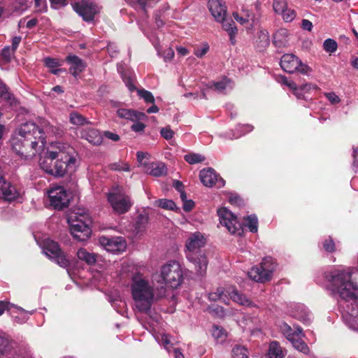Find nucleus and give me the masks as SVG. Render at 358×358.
I'll return each mask as SVG.
<instances>
[{"label": "nucleus", "instance_id": "19", "mask_svg": "<svg viewBox=\"0 0 358 358\" xmlns=\"http://www.w3.org/2000/svg\"><path fill=\"white\" fill-rule=\"evenodd\" d=\"M208 9L217 22H222L227 16V6L222 0H209Z\"/></svg>", "mask_w": 358, "mask_h": 358}, {"label": "nucleus", "instance_id": "38", "mask_svg": "<svg viewBox=\"0 0 358 358\" xmlns=\"http://www.w3.org/2000/svg\"><path fill=\"white\" fill-rule=\"evenodd\" d=\"M12 342L4 335H0V355H6L12 349Z\"/></svg>", "mask_w": 358, "mask_h": 358}, {"label": "nucleus", "instance_id": "53", "mask_svg": "<svg viewBox=\"0 0 358 358\" xmlns=\"http://www.w3.org/2000/svg\"><path fill=\"white\" fill-rule=\"evenodd\" d=\"M311 88H316V86L315 85H313L310 83H306L305 85H302L301 86H300V87H298V90L296 91H294V94H295V96L298 98V99H301L302 98V93H301V91H306V92H308L309 91Z\"/></svg>", "mask_w": 358, "mask_h": 358}, {"label": "nucleus", "instance_id": "32", "mask_svg": "<svg viewBox=\"0 0 358 358\" xmlns=\"http://www.w3.org/2000/svg\"><path fill=\"white\" fill-rule=\"evenodd\" d=\"M220 22L222 24L223 29L226 31H227V33L229 36V39H230L231 44H233V45L235 44V43H236L235 36L237 34L238 29H237L236 27L234 25L235 24L234 22L232 20H226V17H225L222 22Z\"/></svg>", "mask_w": 358, "mask_h": 358}, {"label": "nucleus", "instance_id": "56", "mask_svg": "<svg viewBox=\"0 0 358 358\" xmlns=\"http://www.w3.org/2000/svg\"><path fill=\"white\" fill-rule=\"evenodd\" d=\"M160 134L166 140H170L173 137L174 132L169 127H166L161 129Z\"/></svg>", "mask_w": 358, "mask_h": 358}, {"label": "nucleus", "instance_id": "44", "mask_svg": "<svg viewBox=\"0 0 358 358\" xmlns=\"http://www.w3.org/2000/svg\"><path fill=\"white\" fill-rule=\"evenodd\" d=\"M184 159L189 164H194L203 162L205 157L198 153H189L185 155Z\"/></svg>", "mask_w": 358, "mask_h": 358}, {"label": "nucleus", "instance_id": "16", "mask_svg": "<svg viewBox=\"0 0 358 358\" xmlns=\"http://www.w3.org/2000/svg\"><path fill=\"white\" fill-rule=\"evenodd\" d=\"M199 178L203 185L211 187L215 185L220 188L224 186L225 181L222 178H218L213 168L203 169L199 173Z\"/></svg>", "mask_w": 358, "mask_h": 358}, {"label": "nucleus", "instance_id": "42", "mask_svg": "<svg viewBox=\"0 0 358 358\" xmlns=\"http://www.w3.org/2000/svg\"><path fill=\"white\" fill-rule=\"evenodd\" d=\"M70 122L75 125L81 126L87 123V119L76 112H73L69 115Z\"/></svg>", "mask_w": 358, "mask_h": 358}, {"label": "nucleus", "instance_id": "50", "mask_svg": "<svg viewBox=\"0 0 358 358\" xmlns=\"http://www.w3.org/2000/svg\"><path fill=\"white\" fill-rule=\"evenodd\" d=\"M280 15H282L283 20L286 22H290L296 17L295 10L287 8Z\"/></svg>", "mask_w": 358, "mask_h": 358}, {"label": "nucleus", "instance_id": "46", "mask_svg": "<svg viewBox=\"0 0 358 358\" xmlns=\"http://www.w3.org/2000/svg\"><path fill=\"white\" fill-rule=\"evenodd\" d=\"M148 154L143 152H137L136 158L138 163L139 166H142L144 168V170L147 168L148 165L150 164L148 160Z\"/></svg>", "mask_w": 358, "mask_h": 358}, {"label": "nucleus", "instance_id": "51", "mask_svg": "<svg viewBox=\"0 0 358 358\" xmlns=\"http://www.w3.org/2000/svg\"><path fill=\"white\" fill-rule=\"evenodd\" d=\"M322 246L324 250L327 252H333L336 249L334 241L330 236L322 242Z\"/></svg>", "mask_w": 358, "mask_h": 358}, {"label": "nucleus", "instance_id": "33", "mask_svg": "<svg viewBox=\"0 0 358 358\" xmlns=\"http://www.w3.org/2000/svg\"><path fill=\"white\" fill-rule=\"evenodd\" d=\"M78 258L89 265H93L96 262V255L87 252L85 248H80L77 252Z\"/></svg>", "mask_w": 358, "mask_h": 358}, {"label": "nucleus", "instance_id": "3", "mask_svg": "<svg viewBox=\"0 0 358 358\" xmlns=\"http://www.w3.org/2000/svg\"><path fill=\"white\" fill-rule=\"evenodd\" d=\"M76 159L69 152L48 151L39 162L40 166L45 173L55 177H62L67 171L74 169Z\"/></svg>", "mask_w": 358, "mask_h": 358}, {"label": "nucleus", "instance_id": "1", "mask_svg": "<svg viewBox=\"0 0 358 358\" xmlns=\"http://www.w3.org/2000/svg\"><path fill=\"white\" fill-rule=\"evenodd\" d=\"M328 282L327 289L338 299V307L345 323L358 331V286L352 281V271L348 269H333L325 271Z\"/></svg>", "mask_w": 358, "mask_h": 358}, {"label": "nucleus", "instance_id": "14", "mask_svg": "<svg viewBox=\"0 0 358 358\" xmlns=\"http://www.w3.org/2000/svg\"><path fill=\"white\" fill-rule=\"evenodd\" d=\"M50 205L57 210H62L66 207L70 198L64 187L58 186L52 188L48 192Z\"/></svg>", "mask_w": 358, "mask_h": 358}, {"label": "nucleus", "instance_id": "12", "mask_svg": "<svg viewBox=\"0 0 358 358\" xmlns=\"http://www.w3.org/2000/svg\"><path fill=\"white\" fill-rule=\"evenodd\" d=\"M108 201L114 212L120 215L128 212L133 204L131 198L119 190L108 193Z\"/></svg>", "mask_w": 358, "mask_h": 358}, {"label": "nucleus", "instance_id": "8", "mask_svg": "<svg viewBox=\"0 0 358 358\" xmlns=\"http://www.w3.org/2000/svg\"><path fill=\"white\" fill-rule=\"evenodd\" d=\"M277 266L276 262L271 257L264 258L258 266H253L248 273L250 279L257 282L264 283L269 281L273 276Z\"/></svg>", "mask_w": 358, "mask_h": 358}, {"label": "nucleus", "instance_id": "23", "mask_svg": "<svg viewBox=\"0 0 358 358\" xmlns=\"http://www.w3.org/2000/svg\"><path fill=\"white\" fill-rule=\"evenodd\" d=\"M66 61L71 64L70 73L76 78L85 68V64L78 56L70 55L66 57Z\"/></svg>", "mask_w": 358, "mask_h": 358}, {"label": "nucleus", "instance_id": "60", "mask_svg": "<svg viewBox=\"0 0 358 358\" xmlns=\"http://www.w3.org/2000/svg\"><path fill=\"white\" fill-rule=\"evenodd\" d=\"M181 200L183 202V205H182L183 210L186 212H189V211L192 210V209L194 206V202L191 199L187 200V194H185V199H181Z\"/></svg>", "mask_w": 358, "mask_h": 358}, {"label": "nucleus", "instance_id": "47", "mask_svg": "<svg viewBox=\"0 0 358 358\" xmlns=\"http://www.w3.org/2000/svg\"><path fill=\"white\" fill-rule=\"evenodd\" d=\"M273 8L275 13L281 14L287 8L286 0H273Z\"/></svg>", "mask_w": 358, "mask_h": 358}, {"label": "nucleus", "instance_id": "49", "mask_svg": "<svg viewBox=\"0 0 358 358\" xmlns=\"http://www.w3.org/2000/svg\"><path fill=\"white\" fill-rule=\"evenodd\" d=\"M110 169L113 171H129L130 166L128 163L124 162H118L110 165Z\"/></svg>", "mask_w": 358, "mask_h": 358}, {"label": "nucleus", "instance_id": "27", "mask_svg": "<svg viewBox=\"0 0 358 358\" xmlns=\"http://www.w3.org/2000/svg\"><path fill=\"white\" fill-rule=\"evenodd\" d=\"M289 41V31L286 29H280L273 34V43L278 48L287 46Z\"/></svg>", "mask_w": 358, "mask_h": 358}, {"label": "nucleus", "instance_id": "18", "mask_svg": "<svg viewBox=\"0 0 358 358\" xmlns=\"http://www.w3.org/2000/svg\"><path fill=\"white\" fill-rule=\"evenodd\" d=\"M20 192L17 188L7 182L2 176H0V198L6 201H13L18 199Z\"/></svg>", "mask_w": 358, "mask_h": 358}, {"label": "nucleus", "instance_id": "2", "mask_svg": "<svg viewBox=\"0 0 358 358\" xmlns=\"http://www.w3.org/2000/svg\"><path fill=\"white\" fill-rule=\"evenodd\" d=\"M46 143L44 129L33 122L20 125L11 138L13 150L21 158L27 159L43 149Z\"/></svg>", "mask_w": 358, "mask_h": 358}, {"label": "nucleus", "instance_id": "43", "mask_svg": "<svg viewBox=\"0 0 358 358\" xmlns=\"http://www.w3.org/2000/svg\"><path fill=\"white\" fill-rule=\"evenodd\" d=\"M157 206L166 209V210H174L175 209H177L176 205L175 202L173 200L171 199H162L156 201Z\"/></svg>", "mask_w": 358, "mask_h": 358}, {"label": "nucleus", "instance_id": "17", "mask_svg": "<svg viewBox=\"0 0 358 358\" xmlns=\"http://www.w3.org/2000/svg\"><path fill=\"white\" fill-rule=\"evenodd\" d=\"M101 245L106 250L112 253L122 252L126 248V242L122 237L106 238L102 237L100 240Z\"/></svg>", "mask_w": 358, "mask_h": 358}, {"label": "nucleus", "instance_id": "41", "mask_svg": "<svg viewBox=\"0 0 358 358\" xmlns=\"http://www.w3.org/2000/svg\"><path fill=\"white\" fill-rule=\"evenodd\" d=\"M212 336L218 342L224 341L227 334L225 330L217 325H213L212 329Z\"/></svg>", "mask_w": 358, "mask_h": 358}, {"label": "nucleus", "instance_id": "63", "mask_svg": "<svg viewBox=\"0 0 358 358\" xmlns=\"http://www.w3.org/2000/svg\"><path fill=\"white\" fill-rule=\"evenodd\" d=\"M326 98L332 104L338 103L341 101L340 98L334 92H328L324 94Z\"/></svg>", "mask_w": 358, "mask_h": 358}, {"label": "nucleus", "instance_id": "20", "mask_svg": "<svg viewBox=\"0 0 358 358\" xmlns=\"http://www.w3.org/2000/svg\"><path fill=\"white\" fill-rule=\"evenodd\" d=\"M280 332L284 336L292 343L299 336H304L303 329L299 325H294L293 328L287 323L282 322L279 325Z\"/></svg>", "mask_w": 358, "mask_h": 358}, {"label": "nucleus", "instance_id": "40", "mask_svg": "<svg viewBox=\"0 0 358 358\" xmlns=\"http://www.w3.org/2000/svg\"><path fill=\"white\" fill-rule=\"evenodd\" d=\"M245 225L249 229L250 231H251L252 233H256L258 230L257 217L254 214L248 215L245 218Z\"/></svg>", "mask_w": 358, "mask_h": 358}, {"label": "nucleus", "instance_id": "54", "mask_svg": "<svg viewBox=\"0 0 358 358\" xmlns=\"http://www.w3.org/2000/svg\"><path fill=\"white\" fill-rule=\"evenodd\" d=\"M15 50L10 46H6L1 51V56L5 62H8L10 61L11 57L13 55Z\"/></svg>", "mask_w": 358, "mask_h": 358}, {"label": "nucleus", "instance_id": "7", "mask_svg": "<svg viewBox=\"0 0 358 358\" xmlns=\"http://www.w3.org/2000/svg\"><path fill=\"white\" fill-rule=\"evenodd\" d=\"M70 231L73 238L78 241H87L92 234V230L89 226L90 220L86 213H76L68 218Z\"/></svg>", "mask_w": 358, "mask_h": 358}, {"label": "nucleus", "instance_id": "59", "mask_svg": "<svg viewBox=\"0 0 358 358\" xmlns=\"http://www.w3.org/2000/svg\"><path fill=\"white\" fill-rule=\"evenodd\" d=\"M280 82L293 91L298 90L296 84L294 81L288 80L285 76H282L280 78Z\"/></svg>", "mask_w": 358, "mask_h": 358}, {"label": "nucleus", "instance_id": "4", "mask_svg": "<svg viewBox=\"0 0 358 358\" xmlns=\"http://www.w3.org/2000/svg\"><path fill=\"white\" fill-rule=\"evenodd\" d=\"M206 240L203 234L196 231L191 234L185 243V255L187 260L194 265L196 273L203 275L206 273L208 260L201 249L206 245Z\"/></svg>", "mask_w": 358, "mask_h": 358}, {"label": "nucleus", "instance_id": "9", "mask_svg": "<svg viewBox=\"0 0 358 358\" xmlns=\"http://www.w3.org/2000/svg\"><path fill=\"white\" fill-rule=\"evenodd\" d=\"M280 65L282 69L288 73L297 71L303 75L308 76L312 71L310 67L303 64L299 57L293 54L283 55Z\"/></svg>", "mask_w": 358, "mask_h": 358}, {"label": "nucleus", "instance_id": "62", "mask_svg": "<svg viewBox=\"0 0 358 358\" xmlns=\"http://www.w3.org/2000/svg\"><path fill=\"white\" fill-rule=\"evenodd\" d=\"M209 310L211 313L219 317H223L225 315L224 310L221 306H216L215 308H209Z\"/></svg>", "mask_w": 358, "mask_h": 358}, {"label": "nucleus", "instance_id": "15", "mask_svg": "<svg viewBox=\"0 0 358 358\" xmlns=\"http://www.w3.org/2000/svg\"><path fill=\"white\" fill-rule=\"evenodd\" d=\"M287 313L303 324H309L313 318L310 311L303 303H290L287 306Z\"/></svg>", "mask_w": 358, "mask_h": 358}, {"label": "nucleus", "instance_id": "48", "mask_svg": "<svg viewBox=\"0 0 358 358\" xmlns=\"http://www.w3.org/2000/svg\"><path fill=\"white\" fill-rule=\"evenodd\" d=\"M137 92H138V96L141 98L143 99V100L146 103H155L154 96L150 91L142 89V90H138Z\"/></svg>", "mask_w": 358, "mask_h": 358}, {"label": "nucleus", "instance_id": "10", "mask_svg": "<svg viewBox=\"0 0 358 358\" xmlns=\"http://www.w3.org/2000/svg\"><path fill=\"white\" fill-rule=\"evenodd\" d=\"M73 8L85 22H92L95 15L100 13L101 6L92 0H81L73 3Z\"/></svg>", "mask_w": 358, "mask_h": 358}, {"label": "nucleus", "instance_id": "61", "mask_svg": "<svg viewBox=\"0 0 358 358\" xmlns=\"http://www.w3.org/2000/svg\"><path fill=\"white\" fill-rule=\"evenodd\" d=\"M209 50V46L207 44H204L201 48L194 50V55L197 57H202L205 55Z\"/></svg>", "mask_w": 358, "mask_h": 358}, {"label": "nucleus", "instance_id": "45", "mask_svg": "<svg viewBox=\"0 0 358 358\" xmlns=\"http://www.w3.org/2000/svg\"><path fill=\"white\" fill-rule=\"evenodd\" d=\"M338 48L337 43L335 40L331 38L326 39L323 43L324 50L330 54L334 53L336 51Z\"/></svg>", "mask_w": 358, "mask_h": 358}, {"label": "nucleus", "instance_id": "30", "mask_svg": "<svg viewBox=\"0 0 358 358\" xmlns=\"http://www.w3.org/2000/svg\"><path fill=\"white\" fill-rule=\"evenodd\" d=\"M228 291L229 290H226L223 287H218L216 291L208 294V298L210 301H220L228 305L229 302V294L227 293Z\"/></svg>", "mask_w": 358, "mask_h": 358}, {"label": "nucleus", "instance_id": "52", "mask_svg": "<svg viewBox=\"0 0 358 358\" xmlns=\"http://www.w3.org/2000/svg\"><path fill=\"white\" fill-rule=\"evenodd\" d=\"M0 97L8 101H11L12 95L8 92V90L5 84L0 82Z\"/></svg>", "mask_w": 358, "mask_h": 358}, {"label": "nucleus", "instance_id": "28", "mask_svg": "<svg viewBox=\"0 0 358 358\" xmlns=\"http://www.w3.org/2000/svg\"><path fill=\"white\" fill-rule=\"evenodd\" d=\"M117 115L120 118H124L131 121L144 119L146 116L145 113H140L134 110L120 108L117 110Z\"/></svg>", "mask_w": 358, "mask_h": 358}, {"label": "nucleus", "instance_id": "6", "mask_svg": "<svg viewBox=\"0 0 358 358\" xmlns=\"http://www.w3.org/2000/svg\"><path fill=\"white\" fill-rule=\"evenodd\" d=\"M158 278L159 279H155V280L160 284V291L158 295L162 297L165 295V285L176 289L182 282L183 273L180 264L176 260L168 262L162 266L161 273Z\"/></svg>", "mask_w": 358, "mask_h": 358}, {"label": "nucleus", "instance_id": "57", "mask_svg": "<svg viewBox=\"0 0 358 358\" xmlns=\"http://www.w3.org/2000/svg\"><path fill=\"white\" fill-rule=\"evenodd\" d=\"M36 11L38 13H44L47 10L45 0H34Z\"/></svg>", "mask_w": 358, "mask_h": 358}, {"label": "nucleus", "instance_id": "29", "mask_svg": "<svg viewBox=\"0 0 358 358\" xmlns=\"http://www.w3.org/2000/svg\"><path fill=\"white\" fill-rule=\"evenodd\" d=\"M236 129V132H234L232 131L225 132L224 134H222V136L229 139L238 138L241 136L245 135V134L252 131L253 126L250 124H240L237 126Z\"/></svg>", "mask_w": 358, "mask_h": 358}, {"label": "nucleus", "instance_id": "35", "mask_svg": "<svg viewBox=\"0 0 358 358\" xmlns=\"http://www.w3.org/2000/svg\"><path fill=\"white\" fill-rule=\"evenodd\" d=\"M268 355L269 358H284L285 354L277 341H273L269 345Z\"/></svg>", "mask_w": 358, "mask_h": 358}, {"label": "nucleus", "instance_id": "31", "mask_svg": "<svg viewBox=\"0 0 358 358\" xmlns=\"http://www.w3.org/2000/svg\"><path fill=\"white\" fill-rule=\"evenodd\" d=\"M44 63L50 69V71L54 75H59V73L66 71L65 69L58 68L62 65V62L58 59L46 57L44 59Z\"/></svg>", "mask_w": 358, "mask_h": 358}, {"label": "nucleus", "instance_id": "26", "mask_svg": "<svg viewBox=\"0 0 358 358\" xmlns=\"http://www.w3.org/2000/svg\"><path fill=\"white\" fill-rule=\"evenodd\" d=\"M229 298L234 302L246 307H256L257 306L247 298L244 294L240 293L236 289L227 292Z\"/></svg>", "mask_w": 358, "mask_h": 358}, {"label": "nucleus", "instance_id": "24", "mask_svg": "<svg viewBox=\"0 0 358 358\" xmlns=\"http://www.w3.org/2000/svg\"><path fill=\"white\" fill-rule=\"evenodd\" d=\"M208 87L217 93L225 94L227 91L233 88V84L229 78L223 77L217 81L210 83Z\"/></svg>", "mask_w": 358, "mask_h": 358}, {"label": "nucleus", "instance_id": "39", "mask_svg": "<svg viewBox=\"0 0 358 358\" xmlns=\"http://www.w3.org/2000/svg\"><path fill=\"white\" fill-rule=\"evenodd\" d=\"M232 356L234 358H248V349L245 346L236 345L232 349Z\"/></svg>", "mask_w": 358, "mask_h": 358}, {"label": "nucleus", "instance_id": "5", "mask_svg": "<svg viewBox=\"0 0 358 358\" xmlns=\"http://www.w3.org/2000/svg\"><path fill=\"white\" fill-rule=\"evenodd\" d=\"M131 294L136 308L141 313H148L154 301V289L150 282L139 275L132 278Z\"/></svg>", "mask_w": 358, "mask_h": 358}, {"label": "nucleus", "instance_id": "21", "mask_svg": "<svg viewBox=\"0 0 358 358\" xmlns=\"http://www.w3.org/2000/svg\"><path fill=\"white\" fill-rule=\"evenodd\" d=\"M26 0H11L7 8L0 4V17L2 15L8 16L13 13L20 14L27 8Z\"/></svg>", "mask_w": 358, "mask_h": 358}, {"label": "nucleus", "instance_id": "13", "mask_svg": "<svg viewBox=\"0 0 358 358\" xmlns=\"http://www.w3.org/2000/svg\"><path fill=\"white\" fill-rule=\"evenodd\" d=\"M220 223L224 226L229 232L233 235L241 236L243 229L236 216L227 208H222L217 210Z\"/></svg>", "mask_w": 358, "mask_h": 358}, {"label": "nucleus", "instance_id": "55", "mask_svg": "<svg viewBox=\"0 0 358 358\" xmlns=\"http://www.w3.org/2000/svg\"><path fill=\"white\" fill-rule=\"evenodd\" d=\"M173 186L180 193V199H185L186 193L184 191V185L182 182L175 180L173 182Z\"/></svg>", "mask_w": 358, "mask_h": 358}, {"label": "nucleus", "instance_id": "22", "mask_svg": "<svg viewBox=\"0 0 358 358\" xmlns=\"http://www.w3.org/2000/svg\"><path fill=\"white\" fill-rule=\"evenodd\" d=\"M80 136L94 145H100L103 141L101 133L97 129L92 128L81 129L80 131Z\"/></svg>", "mask_w": 358, "mask_h": 358}, {"label": "nucleus", "instance_id": "37", "mask_svg": "<svg viewBox=\"0 0 358 358\" xmlns=\"http://www.w3.org/2000/svg\"><path fill=\"white\" fill-rule=\"evenodd\" d=\"M303 337V336H299L291 343L296 350L303 353L304 355H308L310 352V350L306 343L302 340Z\"/></svg>", "mask_w": 358, "mask_h": 358}, {"label": "nucleus", "instance_id": "34", "mask_svg": "<svg viewBox=\"0 0 358 358\" xmlns=\"http://www.w3.org/2000/svg\"><path fill=\"white\" fill-rule=\"evenodd\" d=\"M17 310L16 315H13L14 322L18 324L25 323L29 318V315H33L35 313V310L27 311L21 307H16Z\"/></svg>", "mask_w": 358, "mask_h": 358}, {"label": "nucleus", "instance_id": "11", "mask_svg": "<svg viewBox=\"0 0 358 358\" xmlns=\"http://www.w3.org/2000/svg\"><path fill=\"white\" fill-rule=\"evenodd\" d=\"M43 252L52 261L62 267L66 268L69 265V261L66 258L59 248L57 243L50 239H46L42 245Z\"/></svg>", "mask_w": 358, "mask_h": 358}, {"label": "nucleus", "instance_id": "64", "mask_svg": "<svg viewBox=\"0 0 358 358\" xmlns=\"http://www.w3.org/2000/svg\"><path fill=\"white\" fill-rule=\"evenodd\" d=\"M353 162H352V169L355 173L358 172V147L353 148Z\"/></svg>", "mask_w": 358, "mask_h": 358}, {"label": "nucleus", "instance_id": "36", "mask_svg": "<svg viewBox=\"0 0 358 358\" xmlns=\"http://www.w3.org/2000/svg\"><path fill=\"white\" fill-rule=\"evenodd\" d=\"M155 338L159 345L164 346L169 353L173 352V350H171L173 344L171 343L169 335L164 333L158 334L155 335Z\"/></svg>", "mask_w": 358, "mask_h": 358}, {"label": "nucleus", "instance_id": "25", "mask_svg": "<svg viewBox=\"0 0 358 358\" xmlns=\"http://www.w3.org/2000/svg\"><path fill=\"white\" fill-rule=\"evenodd\" d=\"M145 171L155 177H161L167 174V168L164 163L155 162L150 163Z\"/></svg>", "mask_w": 358, "mask_h": 358}, {"label": "nucleus", "instance_id": "58", "mask_svg": "<svg viewBox=\"0 0 358 358\" xmlns=\"http://www.w3.org/2000/svg\"><path fill=\"white\" fill-rule=\"evenodd\" d=\"M229 202L232 204L237 206H241L243 204V201L242 199L236 194H231L229 196Z\"/></svg>", "mask_w": 358, "mask_h": 358}]
</instances>
